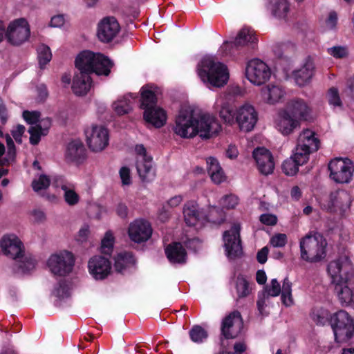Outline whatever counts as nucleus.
<instances>
[{
	"instance_id": "nucleus-34",
	"label": "nucleus",
	"mask_w": 354,
	"mask_h": 354,
	"mask_svg": "<svg viewBox=\"0 0 354 354\" xmlns=\"http://www.w3.org/2000/svg\"><path fill=\"white\" fill-rule=\"evenodd\" d=\"M91 86V79L87 73H77L73 78L72 89L77 95H83L87 93Z\"/></svg>"
},
{
	"instance_id": "nucleus-16",
	"label": "nucleus",
	"mask_w": 354,
	"mask_h": 354,
	"mask_svg": "<svg viewBox=\"0 0 354 354\" xmlns=\"http://www.w3.org/2000/svg\"><path fill=\"white\" fill-rule=\"evenodd\" d=\"M257 38L253 30L248 28H242L238 33L234 41H226L221 47V50L225 55L234 53V50L250 44H254Z\"/></svg>"
},
{
	"instance_id": "nucleus-55",
	"label": "nucleus",
	"mask_w": 354,
	"mask_h": 354,
	"mask_svg": "<svg viewBox=\"0 0 354 354\" xmlns=\"http://www.w3.org/2000/svg\"><path fill=\"white\" fill-rule=\"evenodd\" d=\"M287 243V236L285 234H276L270 240V244L274 248H281Z\"/></svg>"
},
{
	"instance_id": "nucleus-24",
	"label": "nucleus",
	"mask_w": 354,
	"mask_h": 354,
	"mask_svg": "<svg viewBox=\"0 0 354 354\" xmlns=\"http://www.w3.org/2000/svg\"><path fill=\"white\" fill-rule=\"evenodd\" d=\"M128 234L131 241L136 243H142L151 237L152 228L148 221L136 219L130 223Z\"/></svg>"
},
{
	"instance_id": "nucleus-10",
	"label": "nucleus",
	"mask_w": 354,
	"mask_h": 354,
	"mask_svg": "<svg viewBox=\"0 0 354 354\" xmlns=\"http://www.w3.org/2000/svg\"><path fill=\"white\" fill-rule=\"evenodd\" d=\"M30 35L29 24L24 18L11 21L6 31L8 41L13 46H19L24 44L28 39Z\"/></svg>"
},
{
	"instance_id": "nucleus-43",
	"label": "nucleus",
	"mask_w": 354,
	"mask_h": 354,
	"mask_svg": "<svg viewBox=\"0 0 354 354\" xmlns=\"http://www.w3.org/2000/svg\"><path fill=\"white\" fill-rule=\"evenodd\" d=\"M236 290L239 298L248 296L251 292L248 281L241 274L238 275L236 277Z\"/></svg>"
},
{
	"instance_id": "nucleus-26",
	"label": "nucleus",
	"mask_w": 354,
	"mask_h": 354,
	"mask_svg": "<svg viewBox=\"0 0 354 354\" xmlns=\"http://www.w3.org/2000/svg\"><path fill=\"white\" fill-rule=\"evenodd\" d=\"M214 108L218 112L221 120L229 126L236 123V108L222 97H218L214 104Z\"/></svg>"
},
{
	"instance_id": "nucleus-21",
	"label": "nucleus",
	"mask_w": 354,
	"mask_h": 354,
	"mask_svg": "<svg viewBox=\"0 0 354 354\" xmlns=\"http://www.w3.org/2000/svg\"><path fill=\"white\" fill-rule=\"evenodd\" d=\"M90 274L96 280H102L111 273V264L110 261L102 256H94L88 262Z\"/></svg>"
},
{
	"instance_id": "nucleus-25",
	"label": "nucleus",
	"mask_w": 354,
	"mask_h": 354,
	"mask_svg": "<svg viewBox=\"0 0 354 354\" xmlns=\"http://www.w3.org/2000/svg\"><path fill=\"white\" fill-rule=\"evenodd\" d=\"M283 109L287 110L290 115L297 118L299 122L308 120L312 111L308 104L301 98L290 100Z\"/></svg>"
},
{
	"instance_id": "nucleus-31",
	"label": "nucleus",
	"mask_w": 354,
	"mask_h": 354,
	"mask_svg": "<svg viewBox=\"0 0 354 354\" xmlns=\"http://www.w3.org/2000/svg\"><path fill=\"white\" fill-rule=\"evenodd\" d=\"M50 126L51 120L48 118L41 119L39 123L31 126L28 129L30 144L33 145H37L40 141L41 137L48 133Z\"/></svg>"
},
{
	"instance_id": "nucleus-41",
	"label": "nucleus",
	"mask_w": 354,
	"mask_h": 354,
	"mask_svg": "<svg viewBox=\"0 0 354 354\" xmlns=\"http://www.w3.org/2000/svg\"><path fill=\"white\" fill-rule=\"evenodd\" d=\"M135 97L131 94L124 96L113 104V109L118 115L128 113L132 108L133 100Z\"/></svg>"
},
{
	"instance_id": "nucleus-22",
	"label": "nucleus",
	"mask_w": 354,
	"mask_h": 354,
	"mask_svg": "<svg viewBox=\"0 0 354 354\" xmlns=\"http://www.w3.org/2000/svg\"><path fill=\"white\" fill-rule=\"evenodd\" d=\"M252 156L258 170L263 175L273 172L275 163L271 152L265 147H258L253 151Z\"/></svg>"
},
{
	"instance_id": "nucleus-1",
	"label": "nucleus",
	"mask_w": 354,
	"mask_h": 354,
	"mask_svg": "<svg viewBox=\"0 0 354 354\" xmlns=\"http://www.w3.org/2000/svg\"><path fill=\"white\" fill-rule=\"evenodd\" d=\"M328 272L340 303L343 305L354 303V268L350 259L342 257L330 262Z\"/></svg>"
},
{
	"instance_id": "nucleus-44",
	"label": "nucleus",
	"mask_w": 354,
	"mask_h": 354,
	"mask_svg": "<svg viewBox=\"0 0 354 354\" xmlns=\"http://www.w3.org/2000/svg\"><path fill=\"white\" fill-rule=\"evenodd\" d=\"M312 153V151L297 145L292 157L295 160L297 164L303 165L308 161L310 154Z\"/></svg>"
},
{
	"instance_id": "nucleus-47",
	"label": "nucleus",
	"mask_w": 354,
	"mask_h": 354,
	"mask_svg": "<svg viewBox=\"0 0 354 354\" xmlns=\"http://www.w3.org/2000/svg\"><path fill=\"white\" fill-rule=\"evenodd\" d=\"M328 317V312L324 308H315L311 313L312 319L318 325H324Z\"/></svg>"
},
{
	"instance_id": "nucleus-15",
	"label": "nucleus",
	"mask_w": 354,
	"mask_h": 354,
	"mask_svg": "<svg viewBox=\"0 0 354 354\" xmlns=\"http://www.w3.org/2000/svg\"><path fill=\"white\" fill-rule=\"evenodd\" d=\"M239 232L240 225L236 224L230 230L225 231L223 234L226 254L230 259L238 257L242 254Z\"/></svg>"
},
{
	"instance_id": "nucleus-46",
	"label": "nucleus",
	"mask_w": 354,
	"mask_h": 354,
	"mask_svg": "<svg viewBox=\"0 0 354 354\" xmlns=\"http://www.w3.org/2000/svg\"><path fill=\"white\" fill-rule=\"evenodd\" d=\"M191 339L196 343H201L207 337V333L200 326H194L189 330Z\"/></svg>"
},
{
	"instance_id": "nucleus-60",
	"label": "nucleus",
	"mask_w": 354,
	"mask_h": 354,
	"mask_svg": "<svg viewBox=\"0 0 354 354\" xmlns=\"http://www.w3.org/2000/svg\"><path fill=\"white\" fill-rule=\"evenodd\" d=\"M259 220L266 225H274L277 223V218L272 214H263L261 215Z\"/></svg>"
},
{
	"instance_id": "nucleus-28",
	"label": "nucleus",
	"mask_w": 354,
	"mask_h": 354,
	"mask_svg": "<svg viewBox=\"0 0 354 354\" xmlns=\"http://www.w3.org/2000/svg\"><path fill=\"white\" fill-rule=\"evenodd\" d=\"M315 64L311 59H307L304 65L292 73V77L295 83L303 86L308 84L314 75Z\"/></svg>"
},
{
	"instance_id": "nucleus-20",
	"label": "nucleus",
	"mask_w": 354,
	"mask_h": 354,
	"mask_svg": "<svg viewBox=\"0 0 354 354\" xmlns=\"http://www.w3.org/2000/svg\"><path fill=\"white\" fill-rule=\"evenodd\" d=\"M266 292L268 296L271 297H277L281 292L283 304L286 306H290L293 304L292 283L287 278L284 279L282 288L276 279H272L270 284L266 287Z\"/></svg>"
},
{
	"instance_id": "nucleus-33",
	"label": "nucleus",
	"mask_w": 354,
	"mask_h": 354,
	"mask_svg": "<svg viewBox=\"0 0 354 354\" xmlns=\"http://www.w3.org/2000/svg\"><path fill=\"white\" fill-rule=\"evenodd\" d=\"M165 254L171 263H184L186 261V250L180 243L168 245L165 248Z\"/></svg>"
},
{
	"instance_id": "nucleus-8",
	"label": "nucleus",
	"mask_w": 354,
	"mask_h": 354,
	"mask_svg": "<svg viewBox=\"0 0 354 354\" xmlns=\"http://www.w3.org/2000/svg\"><path fill=\"white\" fill-rule=\"evenodd\" d=\"M74 261V257L71 252L62 251L50 255L47 266L53 274L65 276L72 271Z\"/></svg>"
},
{
	"instance_id": "nucleus-62",
	"label": "nucleus",
	"mask_w": 354,
	"mask_h": 354,
	"mask_svg": "<svg viewBox=\"0 0 354 354\" xmlns=\"http://www.w3.org/2000/svg\"><path fill=\"white\" fill-rule=\"evenodd\" d=\"M9 118V113L7 106L3 100L0 98V120L2 124H5Z\"/></svg>"
},
{
	"instance_id": "nucleus-56",
	"label": "nucleus",
	"mask_w": 354,
	"mask_h": 354,
	"mask_svg": "<svg viewBox=\"0 0 354 354\" xmlns=\"http://www.w3.org/2000/svg\"><path fill=\"white\" fill-rule=\"evenodd\" d=\"M6 143H7V147H8V151H7L8 159L4 160V162H3L4 163H6L8 162H12V161H14L15 158V144H14V142H13L12 138L8 134H7L6 136Z\"/></svg>"
},
{
	"instance_id": "nucleus-9",
	"label": "nucleus",
	"mask_w": 354,
	"mask_h": 354,
	"mask_svg": "<svg viewBox=\"0 0 354 354\" xmlns=\"http://www.w3.org/2000/svg\"><path fill=\"white\" fill-rule=\"evenodd\" d=\"M174 133L183 138H191L197 135L196 118L192 111L182 109L175 120Z\"/></svg>"
},
{
	"instance_id": "nucleus-35",
	"label": "nucleus",
	"mask_w": 354,
	"mask_h": 354,
	"mask_svg": "<svg viewBox=\"0 0 354 354\" xmlns=\"http://www.w3.org/2000/svg\"><path fill=\"white\" fill-rule=\"evenodd\" d=\"M86 149L79 140L70 142L67 146L66 156L73 162H79L85 158Z\"/></svg>"
},
{
	"instance_id": "nucleus-40",
	"label": "nucleus",
	"mask_w": 354,
	"mask_h": 354,
	"mask_svg": "<svg viewBox=\"0 0 354 354\" xmlns=\"http://www.w3.org/2000/svg\"><path fill=\"white\" fill-rule=\"evenodd\" d=\"M134 263L135 260L131 252H121L115 258L114 268L118 272H122Z\"/></svg>"
},
{
	"instance_id": "nucleus-49",
	"label": "nucleus",
	"mask_w": 354,
	"mask_h": 354,
	"mask_svg": "<svg viewBox=\"0 0 354 354\" xmlns=\"http://www.w3.org/2000/svg\"><path fill=\"white\" fill-rule=\"evenodd\" d=\"M299 166L301 165L297 164L295 160L291 156L283 162L282 169L286 175L293 176L298 171Z\"/></svg>"
},
{
	"instance_id": "nucleus-36",
	"label": "nucleus",
	"mask_w": 354,
	"mask_h": 354,
	"mask_svg": "<svg viewBox=\"0 0 354 354\" xmlns=\"http://www.w3.org/2000/svg\"><path fill=\"white\" fill-rule=\"evenodd\" d=\"M207 171L215 184H221L226 180V176L218 161L212 157L207 159Z\"/></svg>"
},
{
	"instance_id": "nucleus-13",
	"label": "nucleus",
	"mask_w": 354,
	"mask_h": 354,
	"mask_svg": "<svg viewBox=\"0 0 354 354\" xmlns=\"http://www.w3.org/2000/svg\"><path fill=\"white\" fill-rule=\"evenodd\" d=\"M258 120V113L250 104H244L236 108V123L240 131H251Z\"/></svg>"
},
{
	"instance_id": "nucleus-23",
	"label": "nucleus",
	"mask_w": 354,
	"mask_h": 354,
	"mask_svg": "<svg viewBox=\"0 0 354 354\" xmlns=\"http://www.w3.org/2000/svg\"><path fill=\"white\" fill-rule=\"evenodd\" d=\"M276 129L283 136L292 133L300 127V122L290 115L287 110L280 109L274 120Z\"/></svg>"
},
{
	"instance_id": "nucleus-57",
	"label": "nucleus",
	"mask_w": 354,
	"mask_h": 354,
	"mask_svg": "<svg viewBox=\"0 0 354 354\" xmlns=\"http://www.w3.org/2000/svg\"><path fill=\"white\" fill-rule=\"evenodd\" d=\"M35 264L36 261L35 259H33L32 257H26L19 266L22 272H26L34 269Z\"/></svg>"
},
{
	"instance_id": "nucleus-29",
	"label": "nucleus",
	"mask_w": 354,
	"mask_h": 354,
	"mask_svg": "<svg viewBox=\"0 0 354 354\" xmlns=\"http://www.w3.org/2000/svg\"><path fill=\"white\" fill-rule=\"evenodd\" d=\"M297 145L308 151L315 152L319 148V140L314 131L307 129L299 133Z\"/></svg>"
},
{
	"instance_id": "nucleus-48",
	"label": "nucleus",
	"mask_w": 354,
	"mask_h": 354,
	"mask_svg": "<svg viewBox=\"0 0 354 354\" xmlns=\"http://www.w3.org/2000/svg\"><path fill=\"white\" fill-rule=\"evenodd\" d=\"M219 203L225 209H234L238 205L239 199L237 196L230 194L223 196Z\"/></svg>"
},
{
	"instance_id": "nucleus-18",
	"label": "nucleus",
	"mask_w": 354,
	"mask_h": 354,
	"mask_svg": "<svg viewBox=\"0 0 354 354\" xmlns=\"http://www.w3.org/2000/svg\"><path fill=\"white\" fill-rule=\"evenodd\" d=\"M0 246L3 253L12 259L24 257V245L15 234L4 235L1 239Z\"/></svg>"
},
{
	"instance_id": "nucleus-53",
	"label": "nucleus",
	"mask_w": 354,
	"mask_h": 354,
	"mask_svg": "<svg viewBox=\"0 0 354 354\" xmlns=\"http://www.w3.org/2000/svg\"><path fill=\"white\" fill-rule=\"evenodd\" d=\"M53 295L59 299L68 297L70 292L68 285L65 282L59 283L58 286L55 288Z\"/></svg>"
},
{
	"instance_id": "nucleus-63",
	"label": "nucleus",
	"mask_w": 354,
	"mask_h": 354,
	"mask_svg": "<svg viewBox=\"0 0 354 354\" xmlns=\"http://www.w3.org/2000/svg\"><path fill=\"white\" fill-rule=\"evenodd\" d=\"M337 15L335 12H330L326 20V26L329 29L335 28L337 24Z\"/></svg>"
},
{
	"instance_id": "nucleus-3",
	"label": "nucleus",
	"mask_w": 354,
	"mask_h": 354,
	"mask_svg": "<svg viewBox=\"0 0 354 354\" xmlns=\"http://www.w3.org/2000/svg\"><path fill=\"white\" fill-rule=\"evenodd\" d=\"M112 66V62L106 57L89 50L80 53L75 59V66L79 72L88 75L95 73L97 75L107 76Z\"/></svg>"
},
{
	"instance_id": "nucleus-38",
	"label": "nucleus",
	"mask_w": 354,
	"mask_h": 354,
	"mask_svg": "<svg viewBox=\"0 0 354 354\" xmlns=\"http://www.w3.org/2000/svg\"><path fill=\"white\" fill-rule=\"evenodd\" d=\"M268 9L278 19H286L290 11L288 0H269Z\"/></svg>"
},
{
	"instance_id": "nucleus-45",
	"label": "nucleus",
	"mask_w": 354,
	"mask_h": 354,
	"mask_svg": "<svg viewBox=\"0 0 354 354\" xmlns=\"http://www.w3.org/2000/svg\"><path fill=\"white\" fill-rule=\"evenodd\" d=\"M37 53L39 63L42 68L50 61L52 58L51 51L48 46L41 44L38 47Z\"/></svg>"
},
{
	"instance_id": "nucleus-59",
	"label": "nucleus",
	"mask_w": 354,
	"mask_h": 354,
	"mask_svg": "<svg viewBox=\"0 0 354 354\" xmlns=\"http://www.w3.org/2000/svg\"><path fill=\"white\" fill-rule=\"evenodd\" d=\"M25 127L21 124H18L12 129V130L11 131V133L17 142L21 143V138L25 132Z\"/></svg>"
},
{
	"instance_id": "nucleus-58",
	"label": "nucleus",
	"mask_w": 354,
	"mask_h": 354,
	"mask_svg": "<svg viewBox=\"0 0 354 354\" xmlns=\"http://www.w3.org/2000/svg\"><path fill=\"white\" fill-rule=\"evenodd\" d=\"M328 53L335 58H344L348 55L346 48L342 46L330 48L328 49Z\"/></svg>"
},
{
	"instance_id": "nucleus-6",
	"label": "nucleus",
	"mask_w": 354,
	"mask_h": 354,
	"mask_svg": "<svg viewBox=\"0 0 354 354\" xmlns=\"http://www.w3.org/2000/svg\"><path fill=\"white\" fill-rule=\"evenodd\" d=\"M330 324L337 342H346L353 335V322L345 310H342L334 313L330 318Z\"/></svg>"
},
{
	"instance_id": "nucleus-27",
	"label": "nucleus",
	"mask_w": 354,
	"mask_h": 354,
	"mask_svg": "<svg viewBox=\"0 0 354 354\" xmlns=\"http://www.w3.org/2000/svg\"><path fill=\"white\" fill-rule=\"evenodd\" d=\"M285 95V90L277 84H269L261 90L262 100L271 105L280 102L284 98Z\"/></svg>"
},
{
	"instance_id": "nucleus-12",
	"label": "nucleus",
	"mask_w": 354,
	"mask_h": 354,
	"mask_svg": "<svg viewBox=\"0 0 354 354\" xmlns=\"http://www.w3.org/2000/svg\"><path fill=\"white\" fill-rule=\"evenodd\" d=\"M245 74L252 84L259 86L270 79L271 71L265 62L259 59H254L248 63Z\"/></svg>"
},
{
	"instance_id": "nucleus-39",
	"label": "nucleus",
	"mask_w": 354,
	"mask_h": 354,
	"mask_svg": "<svg viewBox=\"0 0 354 354\" xmlns=\"http://www.w3.org/2000/svg\"><path fill=\"white\" fill-rule=\"evenodd\" d=\"M156 91L151 86H145L141 89V108L147 109L157 106Z\"/></svg>"
},
{
	"instance_id": "nucleus-52",
	"label": "nucleus",
	"mask_w": 354,
	"mask_h": 354,
	"mask_svg": "<svg viewBox=\"0 0 354 354\" xmlns=\"http://www.w3.org/2000/svg\"><path fill=\"white\" fill-rule=\"evenodd\" d=\"M327 100L330 105L335 107H341L342 105L339 92L336 88H330L327 93Z\"/></svg>"
},
{
	"instance_id": "nucleus-7",
	"label": "nucleus",
	"mask_w": 354,
	"mask_h": 354,
	"mask_svg": "<svg viewBox=\"0 0 354 354\" xmlns=\"http://www.w3.org/2000/svg\"><path fill=\"white\" fill-rule=\"evenodd\" d=\"M330 177L337 183H348L353 178L354 164L348 158H336L328 164Z\"/></svg>"
},
{
	"instance_id": "nucleus-14",
	"label": "nucleus",
	"mask_w": 354,
	"mask_h": 354,
	"mask_svg": "<svg viewBox=\"0 0 354 354\" xmlns=\"http://www.w3.org/2000/svg\"><path fill=\"white\" fill-rule=\"evenodd\" d=\"M197 134L203 138H209L221 130L218 120L209 113H201L196 118Z\"/></svg>"
},
{
	"instance_id": "nucleus-19",
	"label": "nucleus",
	"mask_w": 354,
	"mask_h": 354,
	"mask_svg": "<svg viewBox=\"0 0 354 354\" xmlns=\"http://www.w3.org/2000/svg\"><path fill=\"white\" fill-rule=\"evenodd\" d=\"M120 30V26L115 18L106 17L99 22L97 36L101 41L109 43L118 35Z\"/></svg>"
},
{
	"instance_id": "nucleus-64",
	"label": "nucleus",
	"mask_w": 354,
	"mask_h": 354,
	"mask_svg": "<svg viewBox=\"0 0 354 354\" xmlns=\"http://www.w3.org/2000/svg\"><path fill=\"white\" fill-rule=\"evenodd\" d=\"M120 176L123 185H128L131 183L130 170L126 167H123L120 170Z\"/></svg>"
},
{
	"instance_id": "nucleus-51",
	"label": "nucleus",
	"mask_w": 354,
	"mask_h": 354,
	"mask_svg": "<svg viewBox=\"0 0 354 354\" xmlns=\"http://www.w3.org/2000/svg\"><path fill=\"white\" fill-rule=\"evenodd\" d=\"M50 183V178L46 175H41L37 179L32 182V187L35 192L47 189Z\"/></svg>"
},
{
	"instance_id": "nucleus-50",
	"label": "nucleus",
	"mask_w": 354,
	"mask_h": 354,
	"mask_svg": "<svg viewBox=\"0 0 354 354\" xmlns=\"http://www.w3.org/2000/svg\"><path fill=\"white\" fill-rule=\"evenodd\" d=\"M114 237L113 234L108 231L106 232L101 243V250L102 253L110 254L113 250Z\"/></svg>"
},
{
	"instance_id": "nucleus-42",
	"label": "nucleus",
	"mask_w": 354,
	"mask_h": 354,
	"mask_svg": "<svg viewBox=\"0 0 354 354\" xmlns=\"http://www.w3.org/2000/svg\"><path fill=\"white\" fill-rule=\"evenodd\" d=\"M61 189L64 192L63 198L69 206H75L80 202V197L71 185L63 184Z\"/></svg>"
},
{
	"instance_id": "nucleus-4",
	"label": "nucleus",
	"mask_w": 354,
	"mask_h": 354,
	"mask_svg": "<svg viewBox=\"0 0 354 354\" xmlns=\"http://www.w3.org/2000/svg\"><path fill=\"white\" fill-rule=\"evenodd\" d=\"M326 246L327 242L322 235L308 234L299 241L301 259L310 263L319 262L326 255Z\"/></svg>"
},
{
	"instance_id": "nucleus-2",
	"label": "nucleus",
	"mask_w": 354,
	"mask_h": 354,
	"mask_svg": "<svg viewBox=\"0 0 354 354\" xmlns=\"http://www.w3.org/2000/svg\"><path fill=\"white\" fill-rule=\"evenodd\" d=\"M197 71L204 83H208L214 87L223 86L229 79L227 66L210 57H205L201 61Z\"/></svg>"
},
{
	"instance_id": "nucleus-30",
	"label": "nucleus",
	"mask_w": 354,
	"mask_h": 354,
	"mask_svg": "<svg viewBox=\"0 0 354 354\" xmlns=\"http://www.w3.org/2000/svg\"><path fill=\"white\" fill-rule=\"evenodd\" d=\"M144 110V118L147 122L156 128H160L166 123L167 115L162 108L155 106Z\"/></svg>"
},
{
	"instance_id": "nucleus-11",
	"label": "nucleus",
	"mask_w": 354,
	"mask_h": 354,
	"mask_svg": "<svg viewBox=\"0 0 354 354\" xmlns=\"http://www.w3.org/2000/svg\"><path fill=\"white\" fill-rule=\"evenodd\" d=\"M85 133L88 146L93 151H101L109 145V131L103 125L92 124Z\"/></svg>"
},
{
	"instance_id": "nucleus-5",
	"label": "nucleus",
	"mask_w": 354,
	"mask_h": 354,
	"mask_svg": "<svg viewBox=\"0 0 354 354\" xmlns=\"http://www.w3.org/2000/svg\"><path fill=\"white\" fill-rule=\"evenodd\" d=\"M183 215L185 221L189 226H196L198 223H202L203 220L219 223L224 218L223 212L216 207H211L208 216H205L194 201H189L185 204Z\"/></svg>"
},
{
	"instance_id": "nucleus-37",
	"label": "nucleus",
	"mask_w": 354,
	"mask_h": 354,
	"mask_svg": "<svg viewBox=\"0 0 354 354\" xmlns=\"http://www.w3.org/2000/svg\"><path fill=\"white\" fill-rule=\"evenodd\" d=\"M136 169L142 181L151 182L156 176V173L152 165L151 158H147L142 161H136Z\"/></svg>"
},
{
	"instance_id": "nucleus-17",
	"label": "nucleus",
	"mask_w": 354,
	"mask_h": 354,
	"mask_svg": "<svg viewBox=\"0 0 354 354\" xmlns=\"http://www.w3.org/2000/svg\"><path fill=\"white\" fill-rule=\"evenodd\" d=\"M243 326L241 313L233 311L227 315L221 323V333L226 339L236 337L241 333Z\"/></svg>"
},
{
	"instance_id": "nucleus-54",
	"label": "nucleus",
	"mask_w": 354,
	"mask_h": 354,
	"mask_svg": "<svg viewBox=\"0 0 354 354\" xmlns=\"http://www.w3.org/2000/svg\"><path fill=\"white\" fill-rule=\"evenodd\" d=\"M24 119L32 126L35 125L41 121L39 120L40 113L38 111H24L23 112Z\"/></svg>"
},
{
	"instance_id": "nucleus-61",
	"label": "nucleus",
	"mask_w": 354,
	"mask_h": 354,
	"mask_svg": "<svg viewBox=\"0 0 354 354\" xmlns=\"http://www.w3.org/2000/svg\"><path fill=\"white\" fill-rule=\"evenodd\" d=\"M135 151L137 155L136 161H142L147 158H151V156H147L146 149L142 145H136L135 147Z\"/></svg>"
},
{
	"instance_id": "nucleus-32",
	"label": "nucleus",
	"mask_w": 354,
	"mask_h": 354,
	"mask_svg": "<svg viewBox=\"0 0 354 354\" xmlns=\"http://www.w3.org/2000/svg\"><path fill=\"white\" fill-rule=\"evenodd\" d=\"M330 200L331 207L335 211L344 212L351 205V196L344 190L337 191L330 194Z\"/></svg>"
}]
</instances>
